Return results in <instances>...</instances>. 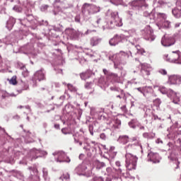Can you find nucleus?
<instances>
[{"instance_id":"obj_14","label":"nucleus","mask_w":181,"mask_h":181,"mask_svg":"<svg viewBox=\"0 0 181 181\" xmlns=\"http://www.w3.org/2000/svg\"><path fill=\"white\" fill-rule=\"evenodd\" d=\"M119 141L122 144H128L129 142V136L127 135H122L119 136Z\"/></svg>"},{"instance_id":"obj_42","label":"nucleus","mask_w":181,"mask_h":181,"mask_svg":"<svg viewBox=\"0 0 181 181\" xmlns=\"http://www.w3.org/2000/svg\"><path fill=\"white\" fill-rule=\"evenodd\" d=\"M165 25H167V27L169 28V25H170V23L168 22V21H165Z\"/></svg>"},{"instance_id":"obj_50","label":"nucleus","mask_w":181,"mask_h":181,"mask_svg":"<svg viewBox=\"0 0 181 181\" xmlns=\"http://www.w3.org/2000/svg\"><path fill=\"white\" fill-rule=\"evenodd\" d=\"M20 108H22V106H21Z\"/></svg>"},{"instance_id":"obj_25","label":"nucleus","mask_w":181,"mask_h":181,"mask_svg":"<svg viewBox=\"0 0 181 181\" xmlns=\"http://www.w3.org/2000/svg\"><path fill=\"white\" fill-rule=\"evenodd\" d=\"M161 103L162 102L160 101V99H159V98H156V100H153V104L156 107H159V105H160Z\"/></svg>"},{"instance_id":"obj_8","label":"nucleus","mask_w":181,"mask_h":181,"mask_svg":"<svg viewBox=\"0 0 181 181\" xmlns=\"http://www.w3.org/2000/svg\"><path fill=\"white\" fill-rule=\"evenodd\" d=\"M124 39V36L122 35H115L113 38H112L109 43L110 46H117Z\"/></svg>"},{"instance_id":"obj_24","label":"nucleus","mask_w":181,"mask_h":181,"mask_svg":"<svg viewBox=\"0 0 181 181\" xmlns=\"http://www.w3.org/2000/svg\"><path fill=\"white\" fill-rule=\"evenodd\" d=\"M63 156H64V153H60L59 154V158L57 159V162H66V160L62 159Z\"/></svg>"},{"instance_id":"obj_40","label":"nucleus","mask_w":181,"mask_h":181,"mask_svg":"<svg viewBox=\"0 0 181 181\" xmlns=\"http://www.w3.org/2000/svg\"><path fill=\"white\" fill-rule=\"evenodd\" d=\"M54 128H56L57 129H60V124H54Z\"/></svg>"},{"instance_id":"obj_11","label":"nucleus","mask_w":181,"mask_h":181,"mask_svg":"<svg viewBox=\"0 0 181 181\" xmlns=\"http://www.w3.org/2000/svg\"><path fill=\"white\" fill-rule=\"evenodd\" d=\"M100 42H101L100 38H98L97 37H93L90 38V45L94 47V46H97Z\"/></svg>"},{"instance_id":"obj_30","label":"nucleus","mask_w":181,"mask_h":181,"mask_svg":"<svg viewBox=\"0 0 181 181\" xmlns=\"http://www.w3.org/2000/svg\"><path fill=\"white\" fill-rule=\"evenodd\" d=\"M158 71L160 74H163V76H166V74H168V71L165 69H160Z\"/></svg>"},{"instance_id":"obj_34","label":"nucleus","mask_w":181,"mask_h":181,"mask_svg":"<svg viewBox=\"0 0 181 181\" xmlns=\"http://www.w3.org/2000/svg\"><path fill=\"white\" fill-rule=\"evenodd\" d=\"M136 90L141 94H144V88H136Z\"/></svg>"},{"instance_id":"obj_37","label":"nucleus","mask_w":181,"mask_h":181,"mask_svg":"<svg viewBox=\"0 0 181 181\" xmlns=\"http://www.w3.org/2000/svg\"><path fill=\"white\" fill-rule=\"evenodd\" d=\"M91 32H95V30H88L85 33V35H88V33H91Z\"/></svg>"},{"instance_id":"obj_20","label":"nucleus","mask_w":181,"mask_h":181,"mask_svg":"<svg viewBox=\"0 0 181 181\" xmlns=\"http://www.w3.org/2000/svg\"><path fill=\"white\" fill-rule=\"evenodd\" d=\"M131 142H136V145L138 146H141V140L138 138V136H134L131 139Z\"/></svg>"},{"instance_id":"obj_9","label":"nucleus","mask_w":181,"mask_h":181,"mask_svg":"<svg viewBox=\"0 0 181 181\" xmlns=\"http://www.w3.org/2000/svg\"><path fill=\"white\" fill-rule=\"evenodd\" d=\"M35 77L37 79L38 81L46 80V76H45V73H43V69L37 71L35 74Z\"/></svg>"},{"instance_id":"obj_41","label":"nucleus","mask_w":181,"mask_h":181,"mask_svg":"<svg viewBox=\"0 0 181 181\" xmlns=\"http://www.w3.org/2000/svg\"><path fill=\"white\" fill-rule=\"evenodd\" d=\"M115 164H116V166H118V167L121 166V163L119 161H117Z\"/></svg>"},{"instance_id":"obj_22","label":"nucleus","mask_w":181,"mask_h":181,"mask_svg":"<svg viewBox=\"0 0 181 181\" xmlns=\"http://www.w3.org/2000/svg\"><path fill=\"white\" fill-rule=\"evenodd\" d=\"M16 76H13L9 81L10 84H13V86H16V84H18V81L16 80Z\"/></svg>"},{"instance_id":"obj_19","label":"nucleus","mask_w":181,"mask_h":181,"mask_svg":"<svg viewBox=\"0 0 181 181\" xmlns=\"http://www.w3.org/2000/svg\"><path fill=\"white\" fill-rule=\"evenodd\" d=\"M21 70H23V76L24 77H28L29 76V71H28V69H26V66L23 65V66L21 67Z\"/></svg>"},{"instance_id":"obj_31","label":"nucleus","mask_w":181,"mask_h":181,"mask_svg":"<svg viewBox=\"0 0 181 181\" xmlns=\"http://www.w3.org/2000/svg\"><path fill=\"white\" fill-rule=\"evenodd\" d=\"M119 54L121 56H124V57H129V55H128V53L121 51L119 52Z\"/></svg>"},{"instance_id":"obj_21","label":"nucleus","mask_w":181,"mask_h":181,"mask_svg":"<svg viewBox=\"0 0 181 181\" xmlns=\"http://www.w3.org/2000/svg\"><path fill=\"white\" fill-rule=\"evenodd\" d=\"M66 86L69 91H72L73 93H76L77 91V88H76L73 85L68 83Z\"/></svg>"},{"instance_id":"obj_46","label":"nucleus","mask_w":181,"mask_h":181,"mask_svg":"<svg viewBox=\"0 0 181 181\" xmlns=\"http://www.w3.org/2000/svg\"><path fill=\"white\" fill-rule=\"evenodd\" d=\"M180 163V162H177V165L176 169H177L179 168Z\"/></svg>"},{"instance_id":"obj_47","label":"nucleus","mask_w":181,"mask_h":181,"mask_svg":"<svg viewBox=\"0 0 181 181\" xmlns=\"http://www.w3.org/2000/svg\"><path fill=\"white\" fill-rule=\"evenodd\" d=\"M66 162H68V163L70 162V159H69V160H66Z\"/></svg>"},{"instance_id":"obj_39","label":"nucleus","mask_w":181,"mask_h":181,"mask_svg":"<svg viewBox=\"0 0 181 181\" xmlns=\"http://www.w3.org/2000/svg\"><path fill=\"white\" fill-rule=\"evenodd\" d=\"M75 142H76V144H78V143H79L80 146H81V145H83V142L78 141L77 139H75Z\"/></svg>"},{"instance_id":"obj_43","label":"nucleus","mask_w":181,"mask_h":181,"mask_svg":"<svg viewBox=\"0 0 181 181\" xmlns=\"http://www.w3.org/2000/svg\"><path fill=\"white\" fill-rule=\"evenodd\" d=\"M121 108H122V110L125 111L127 110V106L126 105H123Z\"/></svg>"},{"instance_id":"obj_10","label":"nucleus","mask_w":181,"mask_h":181,"mask_svg":"<svg viewBox=\"0 0 181 181\" xmlns=\"http://www.w3.org/2000/svg\"><path fill=\"white\" fill-rule=\"evenodd\" d=\"M148 159L150 162H153V163H158L159 162L158 154L155 153L150 152L148 155Z\"/></svg>"},{"instance_id":"obj_28","label":"nucleus","mask_w":181,"mask_h":181,"mask_svg":"<svg viewBox=\"0 0 181 181\" xmlns=\"http://www.w3.org/2000/svg\"><path fill=\"white\" fill-rule=\"evenodd\" d=\"M121 1L122 0H110V2L114 5H118V4H120Z\"/></svg>"},{"instance_id":"obj_48","label":"nucleus","mask_w":181,"mask_h":181,"mask_svg":"<svg viewBox=\"0 0 181 181\" xmlns=\"http://www.w3.org/2000/svg\"><path fill=\"white\" fill-rule=\"evenodd\" d=\"M62 132H64V129H62Z\"/></svg>"},{"instance_id":"obj_36","label":"nucleus","mask_w":181,"mask_h":181,"mask_svg":"<svg viewBox=\"0 0 181 181\" xmlns=\"http://www.w3.org/2000/svg\"><path fill=\"white\" fill-rule=\"evenodd\" d=\"M91 128L93 129V126L89 125V131L91 135H94V133L93 132V131L91 130Z\"/></svg>"},{"instance_id":"obj_26","label":"nucleus","mask_w":181,"mask_h":181,"mask_svg":"<svg viewBox=\"0 0 181 181\" xmlns=\"http://www.w3.org/2000/svg\"><path fill=\"white\" fill-rule=\"evenodd\" d=\"M92 84H93V83H91V82H86L85 84V88H86L87 90H90V88H91Z\"/></svg>"},{"instance_id":"obj_49","label":"nucleus","mask_w":181,"mask_h":181,"mask_svg":"<svg viewBox=\"0 0 181 181\" xmlns=\"http://www.w3.org/2000/svg\"><path fill=\"white\" fill-rule=\"evenodd\" d=\"M131 53V55L132 56V52H130Z\"/></svg>"},{"instance_id":"obj_33","label":"nucleus","mask_w":181,"mask_h":181,"mask_svg":"<svg viewBox=\"0 0 181 181\" xmlns=\"http://www.w3.org/2000/svg\"><path fill=\"white\" fill-rule=\"evenodd\" d=\"M100 139L105 140V139L107 138V136L105 135V134L102 133V134H100Z\"/></svg>"},{"instance_id":"obj_32","label":"nucleus","mask_w":181,"mask_h":181,"mask_svg":"<svg viewBox=\"0 0 181 181\" xmlns=\"http://www.w3.org/2000/svg\"><path fill=\"white\" fill-rule=\"evenodd\" d=\"M93 181H104V179L101 177H95Z\"/></svg>"},{"instance_id":"obj_44","label":"nucleus","mask_w":181,"mask_h":181,"mask_svg":"<svg viewBox=\"0 0 181 181\" xmlns=\"http://www.w3.org/2000/svg\"><path fill=\"white\" fill-rule=\"evenodd\" d=\"M106 181H112V180L111 179V177H107Z\"/></svg>"},{"instance_id":"obj_29","label":"nucleus","mask_w":181,"mask_h":181,"mask_svg":"<svg viewBox=\"0 0 181 181\" xmlns=\"http://www.w3.org/2000/svg\"><path fill=\"white\" fill-rule=\"evenodd\" d=\"M103 73L105 76H112V74L110 73L106 69H103Z\"/></svg>"},{"instance_id":"obj_13","label":"nucleus","mask_w":181,"mask_h":181,"mask_svg":"<svg viewBox=\"0 0 181 181\" xmlns=\"http://www.w3.org/2000/svg\"><path fill=\"white\" fill-rule=\"evenodd\" d=\"M180 155V149L175 150L171 154V159H173V160H178Z\"/></svg>"},{"instance_id":"obj_5","label":"nucleus","mask_w":181,"mask_h":181,"mask_svg":"<svg viewBox=\"0 0 181 181\" xmlns=\"http://www.w3.org/2000/svg\"><path fill=\"white\" fill-rule=\"evenodd\" d=\"M167 95L173 100V103H174V104H177V103L180 101L179 96H177V93L172 89H168Z\"/></svg>"},{"instance_id":"obj_3","label":"nucleus","mask_w":181,"mask_h":181,"mask_svg":"<svg viewBox=\"0 0 181 181\" xmlns=\"http://www.w3.org/2000/svg\"><path fill=\"white\" fill-rule=\"evenodd\" d=\"M161 44L165 47H169V46L175 45V38L169 37L168 35H164V37L161 40Z\"/></svg>"},{"instance_id":"obj_35","label":"nucleus","mask_w":181,"mask_h":181,"mask_svg":"<svg viewBox=\"0 0 181 181\" xmlns=\"http://www.w3.org/2000/svg\"><path fill=\"white\" fill-rule=\"evenodd\" d=\"M177 64H181V53L180 52L178 61L177 62Z\"/></svg>"},{"instance_id":"obj_6","label":"nucleus","mask_w":181,"mask_h":181,"mask_svg":"<svg viewBox=\"0 0 181 181\" xmlns=\"http://www.w3.org/2000/svg\"><path fill=\"white\" fill-rule=\"evenodd\" d=\"M168 84H181V76L179 75H171L168 78Z\"/></svg>"},{"instance_id":"obj_38","label":"nucleus","mask_w":181,"mask_h":181,"mask_svg":"<svg viewBox=\"0 0 181 181\" xmlns=\"http://www.w3.org/2000/svg\"><path fill=\"white\" fill-rule=\"evenodd\" d=\"M88 6H91V4L86 3L83 5V8H88Z\"/></svg>"},{"instance_id":"obj_1","label":"nucleus","mask_w":181,"mask_h":181,"mask_svg":"<svg viewBox=\"0 0 181 181\" xmlns=\"http://www.w3.org/2000/svg\"><path fill=\"white\" fill-rule=\"evenodd\" d=\"M125 158L127 169H128V170H136L138 158H136V156H132L131 153H127Z\"/></svg>"},{"instance_id":"obj_45","label":"nucleus","mask_w":181,"mask_h":181,"mask_svg":"<svg viewBox=\"0 0 181 181\" xmlns=\"http://www.w3.org/2000/svg\"><path fill=\"white\" fill-rule=\"evenodd\" d=\"M180 26V24H175V28H179Z\"/></svg>"},{"instance_id":"obj_18","label":"nucleus","mask_w":181,"mask_h":181,"mask_svg":"<svg viewBox=\"0 0 181 181\" xmlns=\"http://www.w3.org/2000/svg\"><path fill=\"white\" fill-rule=\"evenodd\" d=\"M121 95H117L116 97L117 98H119V100H121V98H123V100H124V101H127V95L125 94V92H124V90H122L120 91Z\"/></svg>"},{"instance_id":"obj_23","label":"nucleus","mask_w":181,"mask_h":181,"mask_svg":"<svg viewBox=\"0 0 181 181\" xmlns=\"http://www.w3.org/2000/svg\"><path fill=\"white\" fill-rule=\"evenodd\" d=\"M158 90L161 93V94H167L168 95L169 89L166 88L165 87L162 86V87H160Z\"/></svg>"},{"instance_id":"obj_12","label":"nucleus","mask_w":181,"mask_h":181,"mask_svg":"<svg viewBox=\"0 0 181 181\" xmlns=\"http://www.w3.org/2000/svg\"><path fill=\"white\" fill-rule=\"evenodd\" d=\"M145 0H134L129 3L131 6L136 7V6H142L143 4L142 1Z\"/></svg>"},{"instance_id":"obj_15","label":"nucleus","mask_w":181,"mask_h":181,"mask_svg":"<svg viewBox=\"0 0 181 181\" xmlns=\"http://www.w3.org/2000/svg\"><path fill=\"white\" fill-rule=\"evenodd\" d=\"M80 77L81 80H88V78L91 77V74H90V72L86 71V72L81 73L80 74Z\"/></svg>"},{"instance_id":"obj_7","label":"nucleus","mask_w":181,"mask_h":181,"mask_svg":"<svg viewBox=\"0 0 181 181\" xmlns=\"http://www.w3.org/2000/svg\"><path fill=\"white\" fill-rule=\"evenodd\" d=\"M151 71H152V67L148 66V64L141 65V74L143 77L151 76Z\"/></svg>"},{"instance_id":"obj_16","label":"nucleus","mask_w":181,"mask_h":181,"mask_svg":"<svg viewBox=\"0 0 181 181\" xmlns=\"http://www.w3.org/2000/svg\"><path fill=\"white\" fill-rule=\"evenodd\" d=\"M152 91H153L152 87H149V86L143 87V95H145V94H149V93H152Z\"/></svg>"},{"instance_id":"obj_2","label":"nucleus","mask_w":181,"mask_h":181,"mask_svg":"<svg viewBox=\"0 0 181 181\" xmlns=\"http://www.w3.org/2000/svg\"><path fill=\"white\" fill-rule=\"evenodd\" d=\"M106 172L108 176H112V177H114L115 179H118L119 176H121V173H122V170L120 168L117 170L115 168H107Z\"/></svg>"},{"instance_id":"obj_27","label":"nucleus","mask_w":181,"mask_h":181,"mask_svg":"<svg viewBox=\"0 0 181 181\" xmlns=\"http://www.w3.org/2000/svg\"><path fill=\"white\" fill-rule=\"evenodd\" d=\"M62 177L63 179H65L66 180H67V179H70V175L68 173H65L63 174Z\"/></svg>"},{"instance_id":"obj_17","label":"nucleus","mask_w":181,"mask_h":181,"mask_svg":"<svg viewBox=\"0 0 181 181\" xmlns=\"http://www.w3.org/2000/svg\"><path fill=\"white\" fill-rule=\"evenodd\" d=\"M135 47L137 50L138 54H141L142 56H144V54H145V53H146L145 49H144V48H141V46L136 45Z\"/></svg>"},{"instance_id":"obj_4","label":"nucleus","mask_w":181,"mask_h":181,"mask_svg":"<svg viewBox=\"0 0 181 181\" xmlns=\"http://www.w3.org/2000/svg\"><path fill=\"white\" fill-rule=\"evenodd\" d=\"M180 54V52H179V51L173 52L169 55H167V60L168 62H170L171 63H177V64Z\"/></svg>"}]
</instances>
